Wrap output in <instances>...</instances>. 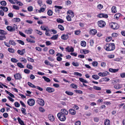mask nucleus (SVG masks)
Wrapping results in <instances>:
<instances>
[{
	"label": "nucleus",
	"mask_w": 125,
	"mask_h": 125,
	"mask_svg": "<svg viewBox=\"0 0 125 125\" xmlns=\"http://www.w3.org/2000/svg\"><path fill=\"white\" fill-rule=\"evenodd\" d=\"M24 71L25 73L29 74L30 73V71L27 69H24Z\"/></svg>",
	"instance_id": "nucleus-50"
},
{
	"label": "nucleus",
	"mask_w": 125,
	"mask_h": 125,
	"mask_svg": "<svg viewBox=\"0 0 125 125\" xmlns=\"http://www.w3.org/2000/svg\"><path fill=\"white\" fill-rule=\"evenodd\" d=\"M59 113H60V114L66 115L68 114V111L65 109H62L61 110V112Z\"/></svg>",
	"instance_id": "nucleus-6"
},
{
	"label": "nucleus",
	"mask_w": 125,
	"mask_h": 125,
	"mask_svg": "<svg viewBox=\"0 0 125 125\" xmlns=\"http://www.w3.org/2000/svg\"><path fill=\"white\" fill-rule=\"evenodd\" d=\"M66 19L68 21H71V17L69 15L66 16Z\"/></svg>",
	"instance_id": "nucleus-51"
},
{
	"label": "nucleus",
	"mask_w": 125,
	"mask_h": 125,
	"mask_svg": "<svg viewBox=\"0 0 125 125\" xmlns=\"http://www.w3.org/2000/svg\"><path fill=\"white\" fill-rule=\"evenodd\" d=\"M97 32V30L95 29H93L90 31V33L91 35H94Z\"/></svg>",
	"instance_id": "nucleus-11"
},
{
	"label": "nucleus",
	"mask_w": 125,
	"mask_h": 125,
	"mask_svg": "<svg viewBox=\"0 0 125 125\" xmlns=\"http://www.w3.org/2000/svg\"><path fill=\"white\" fill-rule=\"evenodd\" d=\"M14 105L15 107H20V104L17 102H15L14 103Z\"/></svg>",
	"instance_id": "nucleus-57"
},
{
	"label": "nucleus",
	"mask_w": 125,
	"mask_h": 125,
	"mask_svg": "<svg viewBox=\"0 0 125 125\" xmlns=\"http://www.w3.org/2000/svg\"><path fill=\"white\" fill-rule=\"evenodd\" d=\"M67 14H69L70 15V16L71 17H73L74 16V14L73 12L71 10H69L68 11L67 13Z\"/></svg>",
	"instance_id": "nucleus-18"
},
{
	"label": "nucleus",
	"mask_w": 125,
	"mask_h": 125,
	"mask_svg": "<svg viewBox=\"0 0 125 125\" xmlns=\"http://www.w3.org/2000/svg\"><path fill=\"white\" fill-rule=\"evenodd\" d=\"M93 65L94 66H96L98 65V63L97 62L94 61L92 63Z\"/></svg>",
	"instance_id": "nucleus-53"
},
{
	"label": "nucleus",
	"mask_w": 125,
	"mask_h": 125,
	"mask_svg": "<svg viewBox=\"0 0 125 125\" xmlns=\"http://www.w3.org/2000/svg\"><path fill=\"white\" fill-rule=\"evenodd\" d=\"M11 62H16L18 61L17 60L14 58H12L11 59Z\"/></svg>",
	"instance_id": "nucleus-49"
},
{
	"label": "nucleus",
	"mask_w": 125,
	"mask_h": 125,
	"mask_svg": "<svg viewBox=\"0 0 125 125\" xmlns=\"http://www.w3.org/2000/svg\"><path fill=\"white\" fill-rule=\"evenodd\" d=\"M15 28L17 29V26H13V27L8 26V31H13L15 30Z\"/></svg>",
	"instance_id": "nucleus-7"
},
{
	"label": "nucleus",
	"mask_w": 125,
	"mask_h": 125,
	"mask_svg": "<svg viewBox=\"0 0 125 125\" xmlns=\"http://www.w3.org/2000/svg\"><path fill=\"white\" fill-rule=\"evenodd\" d=\"M111 10L113 13H116L117 12L116 7L114 6H113Z\"/></svg>",
	"instance_id": "nucleus-24"
},
{
	"label": "nucleus",
	"mask_w": 125,
	"mask_h": 125,
	"mask_svg": "<svg viewBox=\"0 0 125 125\" xmlns=\"http://www.w3.org/2000/svg\"><path fill=\"white\" fill-rule=\"evenodd\" d=\"M14 76L16 79L20 80L22 78V77L19 73H16L14 75Z\"/></svg>",
	"instance_id": "nucleus-8"
},
{
	"label": "nucleus",
	"mask_w": 125,
	"mask_h": 125,
	"mask_svg": "<svg viewBox=\"0 0 125 125\" xmlns=\"http://www.w3.org/2000/svg\"><path fill=\"white\" fill-rule=\"evenodd\" d=\"M28 85L30 87H32L35 88L36 87V86L33 84L31 83L30 82H28Z\"/></svg>",
	"instance_id": "nucleus-37"
},
{
	"label": "nucleus",
	"mask_w": 125,
	"mask_h": 125,
	"mask_svg": "<svg viewBox=\"0 0 125 125\" xmlns=\"http://www.w3.org/2000/svg\"><path fill=\"white\" fill-rule=\"evenodd\" d=\"M42 78L44 79L45 81H46L47 82H50L51 81L49 79V78L45 76H43Z\"/></svg>",
	"instance_id": "nucleus-31"
},
{
	"label": "nucleus",
	"mask_w": 125,
	"mask_h": 125,
	"mask_svg": "<svg viewBox=\"0 0 125 125\" xmlns=\"http://www.w3.org/2000/svg\"><path fill=\"white\" fill-rule=\"evenodd\" d=\"M69 113L73 115H74L76 113V111L72 109H70L69 110Z\"/></svg>",
	"instance_id": "nucleus-16"
},
{
	"label": "nucleus",
	"mask_w": 125,
	"mask_h": 125,
	"mask_svg": "<svg viewBox=\"0 0 125 125\" xmlns=\"http://www.w3.org/2000/svg\"><path fill=\"white\" fill-rule=\"evenodd\" d=\"M58 36V34L53 35L51 37V39L52 40H57V39Z\"/></svg>",
	"instance_id": "nucleus-22"
},
{
	"label": "nucleus",
	"mask_w": 125,
	"mask_h": 125,
	"mask_svg": "<svg viewBox=\"0 0 125 125\" xmlns=\"http://www.w3.org/2000/svg\"><path fill=\"white\" fill-rule=\"evenodd\" d=\"M70 85L73 88L75 89H76L77 87V85L74 84H71Z\"/></svg>",
	"instance_id": "nucleus-48"
},
{
	"label": "nucleus",
	"mask_w": 125,
	"mask_h": 125,
	"mask_svg": "<svg viewBox=\"0 0 125 125\" xmlns=\"http://www.w3.org/2000/svg\"><path fill=\"white\" fill-rule=\"evenodd\" d=\"M79 80L82 82L84 83H87V82L85 80L82 78H79Z\"/></svg>",
	"instance_id": "nucleus-40"
},
{
	"label": "nucleus",
	"mask_w": 125,
	"mask_h": 125,
	"mask_svg": "<svg viewBox=\"0 0 125 125\" xmlns=\"http://www.w3.org/2000/svg\"><path fill=\"white\" fill-rule=\"evenodd\" d=\"M103 5H102L101 4H99L97 6V8L99 9L100 10L101 9L103 8Z\"/></svg>",
	"instance_id": "nucleus-63"
},
{
	"label": "nucleus",
	"mask_w": 125,
	"mask_h": 125,
	"mask_svg": "<svg viewBox=\"0 0 125 125\" xmlns=\"http://www.w3.org/2000/svg\"><path fill=\"white\" fill-rule=\"evenodd\" d=\"M65 93L66 94L69 95H72L73 94V92L68 91H66Z\"/></svg>",
	"instance_id": "nucleus-30"
},
{
	"label": "nucleus",
	"mask_w": 125,
	"mask_h": 125,
	"mask_svg": "<svg viewBox=\"0 0 125 125\" xmlns=\"http://www.w3.org/2000/svg\"><path fill=\"white\" fill-rule=\"evenodd\" d=\"M57 21L58 23H62L64 22L63 20L60 18L57 19Z\"/></svg>",
	"instance_id": "nucleus-26"
},
{
	"label": "nucleus",
	"mask_w": 125,
	"mask_h": 125,
	"mask_svg": "<svg viewBox=\"0 0 125 125\" xmlns=\"http://www.w3.org/2000/svg\"><path fill=\"white\" fill-rule=\"evenodd\" d=\"M27 103L30 106H32L35 104V101L32 99H29L27 101Z\"/></svg>",
	"instance_id": "nucleus-2"
},
{
	"label": "nucleus",
	"mask_w": 125,
	"mask_h": 125,
	"mask_svg": "<svg viewBox=\"0 0 125 125\" xmlns=\"http://www.w3.org/2000/svg\"><path fill=\"white\" fill-rule=\"evenodd\" d=\"M66 51L68 52H72L74 51V49L73 47H71L70 48V47H66Z\"/></svg>",
	"instance_id": "nucleus-21"
},
{
	"label": "nucleus",
	"mask_w": 125,
	"mask_h": 125,
	"mask_svg": "<svg viewBox=\"0 0 125 125\" xmlns=\"http://www.w3.org/2000/svg\"><path fill=\"white\" fill-rule=\"evenodd\" d=\"M107 57L109 59L113 58L114 57V55L113 54L109 55L107 56Z\"/></svg>",
	"instance_id": "nucleus-59"
},
{
	"label": "nucleus",
	"mask_w": 125,
	"mask_h": 125,
	"mask_svg": "<svg viewBox=\"0 0 125 125\" xmlns=\"http://www.w3.org/2000/svg\"><path fill=\"white\" fill-rule=\"evenodd\" d=\"M47 14L49 16H51L52 15V12L51 10H49L47 11Z\"/></svg>",
	"instance_id": "nucleus-38"
},
{
	"label": "nucleus",
	"mask_w": 125,
	"mask_h": 125,
	"mask_svg": "<svg viewBox=\"0 0 125 125\" xmlns=\"http://www.w3.org/2000/svg\"><path fill=\"white\" fill-rule=\"evenodd\" d=\"M112 39V38L111 37H107L106 39V42H108L110 41Z\"/></svg>",
	"instance_id": "nucleus-43"
},
{
	"label": "nucleus",
	"mask_w": 125,
	"mask_h": 125,
	"mask_svg": "<svg viewBox=\"0 0 125 125\" xmlns=\"http://www.w3.org/2000/svg\"><path fill=\"white\" fill-rule=\"evenodd\" d=\"M81 124V122L79 121H78L76 122L75 123V125H80Z\"/></svg>",
	"instance_id": "nucleus-64"
},
{
	"label": "nucleus",
	"mask_w": 125,
	"mask_h": 125,
	"mask_svg": "<svg viewBox=\"0 0 125 125\" xmlns=\"http://www.w3.org/2000/svg\"><path fill=\"white\" fill-rule=\"evenodd\" d=\"M72 65L74 66H78L79 65L78 63L77 62H72Z\"/></svg>",
	"instance_id": "nucleus-46"
},
{
	"label": "nucleus",
	"mask_w": 125,
	"mask_h": 125,
	"mask_svg": "<svg viewBox=\"0 0 125 125\" xmlns=\"http://www.w3.org/2000/svg\"><path fill=\"white\" fill-rule=\"evenodd\" d=\"M98 26L100 27H104L106 25L105 22L103 21H99L97 23Z\"/></svg>",
	"instance_id": "nucleus-3"
},
{
	"label": "nucleus",
	"mask_w": 125,
	"mask_h": 125,
	"mask_svg": "<svg viewBox=\"0 0 125 125\" xmlns=\"http://www.w3.org/2000/svg\"><path fill=\"white\" fill-rule=\"evenodd\" d=\"M17 119L19 123L21 125H25L23 121L21 120L20 118L18 117Z\"/></svg>",
	"instance_id": "nucleus-15"
},
{
	"label": "nucleus",
	"mask_w": 125,
	"mask_h": 125,
	"mask_svg": "<svg viewBox=\"0 0 125 125\" xmlns=\"http://www.w3.org/2000/svg\"><path fill=\"white\" fill-rule=\"evenodd\" d=\"M74 75H77L79 76L80 77L82 76V74L80 73L77 72H75L74 73Z\"/></svg>",
	"instance_id": "nucleus-58"
},
{
	"label": "nucleus",
	"mask_w": 125,
	"mask_h": 125,
	"mask_svg": "<svg viewBox=\"0 0 125 125\" xmlns=\"http://www.w3.org/2000/svg\"><path fill=\"white\" fill-rule=\"evenodd\" d=\"M93 89L97 90L100 91L101 90V87L96 86H93Z\"/></svg>",
	"instance_id": "nucleus-29"
},
{
	"label": "nucleus",
	"mask_w": 125,
	"mask_h": 125,
	"mask_svg": "<svg viewBox=\"0 0 125 125\" xmlns=\"http://www.w3.org/2000/svg\"><path fill=\"white\" fill-rule=\"evenodd\" d=\"M37 102L40 105L42 106H43L44 105V101L42 99L38 98L37 100Z\"/></svg>",
	"instance_id": "nucleus-5"
},
{
	"label": "nucleus",
	"mask_w": 125,
	"mask_h": 125,
	"mask_svg": "<svg viewBox=\"0 0 125 125\" xmlns=\"http://www.w3.org/2000/svg\"><path fill=\"white\" fill-rule=\"evenodd\" d=\"M32 30V29H30L28 30H26L25 31V32L28 34H30L31 33Z\"/></svg>",
	"instance_id": "nucleus-35"
},
{
	"label": "nucleus",
	"mask_w": 125,
	"mask_h": 125,
	"mask_svg": "<svg viewBox=\"0 0 125 125\" xmlns=\"http://www.w3.org/2000/svg\"><path fill=\"white\" fill-rule=\"evenodd\" d=\"M25 49H23L22 50H18L17 52L18 54L22 55H23L25 52Z\"/></svg>",
	"instance_id": "nucleus-14"
},
{
	"label": "nucleus",
	"mask_w": 125,
	"mask_h": 125,
	"mask_svg": "<svg viewBox=\"0 0 125 125\" xmlns=\"http://www.w3.org/2000/svg\"><path fill=\"white\" fill-rule=\"evenodd\" d=\"M104 125H110L109 120L107 119H106L104 121Z\"/></svg>",
	"instance_id": "nucleus-19"
},
{
	"label": "nucleus",
	"mask_w": 125,
	"mask_h": 125,
	"mask_svg": "<svg viewBox=\"0 0 125 125\" xmlns=\"http://www.w3.org/2000/svg\"><path fill=\"white\" fill-rule=\"evenodd\" d=\"M27 60L28 61H29L31 62H34V60L33 59H32L31 58H30L29 57H28L27 58Z\"/></svg>",
	"instance_id": "nucleus-45"
},
{
	"label": "nucleus",
	"mask_w": 125,
	"mask_h": 125,
	"mask_svg": "<svg viewBox=\"0 0 125 125\" xmlns=\"http://www.w3.org/2000/svg\"><path fill=\"white\" fill-rule=\"evenodd\" d=\"M105 49L107 51H111L114 50L115 49V47H106Z\"/></svg>",
	"instance_id": "nucleus-27"
},
{
	"label": "nucleus",
	"mask_w": 125,
	"mask_h": 125,
	"mask_svg": "<svg viewBox=\"0 0 125 125\" xmlns=\"http://www.w3.org/2000/svg\"><path fill=\"white\" fill-rule=\"evenodd\" d=\"M46 90L49 93H52L54 92L55 91L54 88L51 87H47L46 89Z\"/></svg>",
	"instance_id": "nucleus-9"
},
{
	"label": "nucleus",
	"mask_w": 125,
	"mask_h": 125,
	"mask_svg": "<svg viewBox=\"0 0 125 125\" xmlns=\"http://www.w3.org/2000/svg\"><path fill=\"white\" fill-rule=\"evenodd\" d=\"M17 41L19 43L22 45H24V42L20 40H18Z\"/></svg>",
	"instance_id": "nucleus-52"
},
{
	"label": "nucleus",
	"mask_w": 125,
	"mask_h": 125,
	"mask_svg": "<svg viewBox=\"0 0 125 125\" xmlns=\"http://www.w3.org/2000/svg\"><path fill=\"white\" fill-rule=\"evenodd\" d=\"M0 4L2 5L5 6L6 4V3L5 1H3L0 2Z\"/></svg>",
	"instance_id": "nucleus-56"
},
{
	"label": "nucleus",
	"mask_w": 125,
	"mask_h": 125,
	"mask_svg": "<svg viewBox=\"0 0 125 125\" xmlns=\"http://www.w3.org/2000/svg\"><path fill=\"white\" fill-rule=\"evenodd\" d=\"M0 33L2 35H4L6 34H7V32L5 31L4 30H0Z\"/></svg>",
	"instance_id": "nucleus-41"
},
{
	"label": "nucleus",
	"mask_w": 125,
	"mask_h": 125,
	"mask_svg": "<svg viewBox=\"0 0 125 125\" xmlns=\"http://www.w3.org/2000/svg\"><path fill=\"white\" fill-rule=\"evenodd\" d=\"M92 78L95 80H98L99 78V77L96 74L93 75L92 76Z\"/></svg>",
	"instance_id": "nucleus-25"
},
{
	"label": "nucleus",
	"mask_w": 125,
	"mask_h": 125,
	"mask_svg": "<svg viewBox=\"0 0 125 125\" xmlns=\"http://www.w3.org/2000/svg\"><path fill=\"white\" fill-rule=\"evenodd\" d=\"M81 45L82 46L85 47V46L86 43V42L84 41H81Z\"/></svg>",
	"instance_id": "nucleus-28"
},
{
	"label": "nucleus",
	"mask_w": 125,
	"mask_h": 125,
	"mask_svg": "<svg viewBox=\"0 0 125 125\" xmlns=\"http://www.w3.org/2000/svg\"><path fill=\"white\" fill-rule=\"evenodd\" d=\"M74 32L75 34L76 35H78L81 32V31L79 30L75 31Z\"/></svg>",
	"instance_id": "nucleus-60"
},
{
	"label": "nucleus",
	"mask_w": 125,
	"mask_h": 125,
	"mask_svg": "<svg viewBox=\"0 0 125 125\" xmlns=\"http://www.w3.org/2000/svg\"><path fill=\"white\" fill-rule=\"evenodd\" d=\"M33 9V7L31 6H29L27 8L28 10L29 11H32Z\"/></svg>",
	"instance_id": "nucleus-54"
},
{
	"label": "nucleus",
	"mask_w": 125,
	"mask_h": 125,
	"mask_svg": "<svg viewBox=\"0 0 125 125\" xmlns=\"http://www.w3.org/2000/svg\"><path fill=\"white\" fill-rule=\"evenodd\" d=\"M121 52L123 54H125V48H122L120 50Z\"/></svg>",
	"instance_id": "nucleus-55"
},
{
	"label": "nucleus",
	"mask_w": 125,
	"mask_h": 125,
	"mask_svg": "<svg viewBox=\"0 0 125 125\" xmlns=\"http://www.w3.org/2000/svg\"><path fill=\"white\" fill-rule=\"evenodd\" d=\"M122 85L121 84H118L115 85L114 86V88L117 89H119L122 87Z\"/></svg>",
	"instance_id": "nucleus-13"
},
{
	"label": "nucleus",
	"mask_w": 125,
	"mask_h": 125,
	"mask_svg": "<svg viewBox=\"0 0 125 125\" xmlns=\"http://www.w3.org/2000/svg\"><path fill=\"white\" fill-rule=\"evenodd\" d=\"M8 51L12 53H14V50L12 48H8Z\"/></svg>",
	"instance_id": "nucleus-62"
},
{
	"label": "nucleus",
	"mask_w": 125,
	"mask_h": 125,
	"mask_svg": "<svg viewBox=\"0 0 125 125\" xmlns=\"http://www.w3.org/2000/svg\"><path fill=\"white\" fill-rule=\"evenodd\" d=\"M9 42L10 44L13 46H14L16 45L15 43L13 41L10 40Z\"/></svg>",
	"instance_id": "nucleus-47"
},
{
	"label": "nucleus",
	"mask_w": 125,
	"mask_h": 125,
	"mask_svg": "<svg viewBox=\"0 0 125 125\" xmlns=\"http://www.w3.org/2000/svg\"><path fill=\"white\" fill-rule=\"evenodd\" d=\"M39 109L40 112L42 113L44 112L45 111V110L43 108L41 107H39Z\"/></svg>",
	"instance_id": "nucleus-34"
},
{
	"label": "nucleus",
	"mask_w": 125,
	"mask_h": 125,
	"mask_svg": "<svg viewBox=\"0 0 125 125\" xmlns=\"http://www.w3.org/2000/svg\"><path fill=\"white\" fill-rule=\"evenodd\" d=\"M0 8L3 10L5 11H7L8 10V8L6 7L0 6Z\"/></svg>",
	"instance_id": "nucleus-32"
},
{
	"label": "nucleus",
	"mask_w": 125,
	"mask_h": 125,
	"mask_svg": "<svg viewBox=\"0 0 125 125\" xmlns=\"http://www.w3.org/2000/svg\"><path fill=\"white\" fill-rule=\"evenodd\" d=\"M26 67L30 70H32L33 68L32 66L31 65L29 64H27V65Z\"/></svg>",
	"instance_id": "nucleus-44"
},
{
	"label": "nucleus",
	"mask_w": 125,
	"mask_h": 125,
	"mask_svg": "<svg viewBox=\"0 0 125 125\" xmlns=\"http://www.w3.org/2000/svg\"><path fill=\"white\" fill-rule=\"evenodd\" d=\"M21 111L22 113L24 115H26V113H25L26 109L25 108H22L21 109Z\"/></svg>",
	"instance_id": "nucleus-36"
},
{
	"label": "nucleus",
	"mask_w": 125,
	"mask_h": 125,
	"mask_svg": "<svg viewBox=\"0 0 125 125\" xmlns=\"http://www.w3.org/2000/svg\"><path fill=\"white\" fill-rule=\"evenodd\" d=\"M20 61L24 63H26L27 62L25 58H20L19 59Z\"/></svg>",
	"instance_id": "nucleus-23"
},
{
	"label": "nucleus",
	"mask_w": 125,
	"mask_h": 125,
	"mask_svg": "<svg viewBox=\"0 0 125 125\" xmlns=\"http://www.w3.org/2000/svg\"><path fill=\"white\" fill-rule=\"evenodd\" d=\"M26 40L27 41L31 43H33L35 42V41H33L32 39L30 38L27 39Z\"/></svg>",
	"instance_id": "nucleus-42"
},
{
	"label": "nucleus",
	"mask_w": 125,
	"mask_h": 125,
	"mask_svg": "<svg viewBox=\"0 0 125 125\" xmlns=\"http://www.w3.org/2000/svg\"><path fill=\"white\" fill-rule=\"evenodd\" d=\"M49 119L51 121H53L54 120V118L53 115L52 114H49L48 115V117Z\"/></svg>",
	"instance_id": "nucleus-10"
},
{
	"label": "nucleus",
	"mask_w": 125,
	"mask_h": 125,
	"mask_svg": "<svg viewBox=\"0 0 125 125\" xmlns=\"http://www.w3.org/2000/svg\"><path fill=\"white\" fill-rule=\"evenodd\" d=\"M58 28L62 31L64 30V28L63 26L61 25H59L58 26Z\"/></svg>",
	"instance_id": "nucleus-39"
},
{
	"label": "nucleus",
	"mask_w": 125,
	"mask_h": 125,
	"mask_svg": "<svg viewBox=\"0 0 125 125\" xmlns=\"http://www.w3.org/2000/svg\"><path fill=\"white\" fill-rule=\"evenodd\" d=\"M14 21L15 22H17L20 21V19L18 18H15L13 19Z\"/></svg>",
	"instance_id": "nucleus-61"
},
{
	"label": "nucleus",
	"mask_w": 125,
	"mask_h": 125,
	"mask_svg": "<svg viewBox=\"0 0 125 125\" xmlns=\"http://www.w3.org/2000/svg\"><path fill=\"white\" fill-rule=\"evenodd\" d=\"M111 27L114 30H116L119 27L118 25L116 23H112L111 25Z\"/></svg>",
	"instance_id": "nucleus-4"
},
{
	"label": "nucleus",
	"mask_w": 125,
	"mask_h": 125,
	"mask_svg": "<svg viewBox=\"0 0 125 125\" xmlns=\"http://www.w3.org/2000/svg\"><path fill=\"white\" fill-rule=\"evenodd\" d=\"M122 15L120 13H117L114 16V18L115 19H118Z\"/></svg>",
	"instance_id": "nucleus-17"
},
{
	"label": "nucleus",
	"mask_w": 125,
	"mask_h": 125,
	"mask_svg": "<svg viewBox=\"0 0 125 125\" xmlns=\"http://www.w3.org/2000/svg\"><path fill=\"white\" fill-rule=\"evenodd\" d=\"M118 69H113L110 68L109 69V72L112 73H115L118 71Z\"/></svg>",
	"instance_id": "nucleus-20"
},
{
	"label": "nucleus",
	"mask_w": 125,
	"mask_h": 125,
	"mask_svg": "<svg viewBox=\"0 0 125 125\" xmlns=\"http://www.w3.org/2000/svg\"><path fill=\"white\" fill-rule=\"evenodd\" d=\"M17 64L18 66L21 68H24V66L21 63H18Z\"/></svg>",
	"instance_id": "nucleus-33"
},
{
	"label": "nucleus",
	"mask_w": 125,
	"mask_h": 125,
	"mask_svg": "<svg viewBox=\"0 0 125 125\" xmlns=\"http://www.w3.org/2000/svg\"><path fill=\"white\" fill-rule=\"evenodd\" d=\"M69 36L67 34H63L61 36V39L63 40H67L69 38Z\"/></svg>",
	"instance_id": "nucleus-12"
},
{
	"label": "nucleus",
	"mask_w": 125,
	"mask_h": 125,
	"mask_svg": "<svg viewBox=\"0 0 125 125\" xmlns=\"http://www.w3.org/2000/svg\"><path fill=\"white\" fill-rule=\"evenodd\" d=\"M57 116L59 119L61 121H64L66 119V115H62L60 113H58L57 114Z\"/></svg>",
	"instance_id": "nucleus-1"
}]
</instances>
